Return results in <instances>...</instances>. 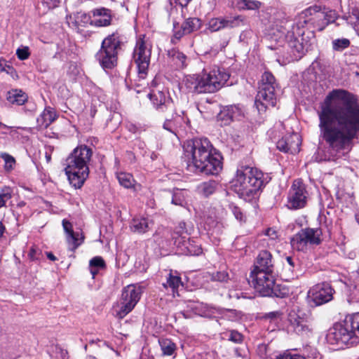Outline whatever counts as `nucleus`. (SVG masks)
Listing matches in <instances>:
<instances>
[{"instance_id": "obj_1", "label": "nucleus", "mask_w": 359, "mask_h": 359, "mask_svg": "<svg viewBox=\"0 0 359 359\" xmlns=\"http://www.w3.org/2000/svg\"><path fill=\"white\" fill-rule=\"evenodd\" d=\"M318 111L320 137L335 156L349 152L359 137V100L348 90L330 91Z\"/></svg>"}, {"instance_id": "obj_2", "label": "nucleus", "mask_w": 359, "mask_h": 359, "mask_svg": "<svg viewBox=\"0 0 359 359\" xmlns=\"http://www.w3.org/2000/svg\"><path fill=\"white\" fill-rule=\"evenodd\" d=\"M187 166L205 175H217L222 169V157L207 138H196L184 145Z\"/></svg>"}, {"instance_id": "obj_3", "label": "nucleus", "mask_w": 359, "mask_h": 359, "mask_svg": "<svg viewBox=\"0 0 359 359\" xmlns=\"http://www.w3.org/2000/svg\"><path fill=\"white\" fill-rule=\"evenodd\" d=\"M92 156V149L83 144L76 147L67 158L65 171L74 188H81L88 177Z\"/></svg>"}, {"instance_id": "obj_4", "label": "nucleus", "mask_w": 359, "mask_h": 359, "mask_svg": "<svg viewBox=\"0 0 359 359\" xmlns=\"http://www.w3.org/2000/svg\"><path fill=\"white\" fill-rule=\"evenodd\" d=\"M263 173L257 168L242 165L232 182L233 191L246 201H250L263 186Z\"/></svg>"}, {"instance_id": "obj_5", "label": "nucleus", "mask_w": 359, "mask_h": 359, "mask_svg": "<svg viewBox=\"0 0 359 359\" xmlns=\"http://www.w3.org/2000/svg\"><path fill=\"white\" fill-rule=\"evenodd\" d=\"M288 46L291 50L290 60H299L311 48L315 41L313 34L309 32L305 33L301 24H294L287 35Z\"/></svg>"}, {"instance_id": "obj_6", "label": "nucleus", "mask_w": 359, "mask_h": 359, "mask_svg": "<svg viewBox=\"0 0 359 359\" xmlns=\"http://www.w3.org/2000/svg\"><path fill=\"white\" fill-rule=\"evenodd\" d=\"M121 47V41L118 32H114L103 39L95 57L104 69H111L116 66Z\"/></svg>"}, {"instance_id": "obj_7", "label": "nucleus", "mask_w": 359, "mask_h": 359, "mask_svg": "<svg viewBox=\"0 0 359 359\" xmlns=\"http://www.w3.org/2000/svg\"><path fill=\"white\" fill-rule=\"evenodd\" d=\"M275 25L271 27V50H278V52L276 53L277 57L276 61L280 65H285L289 62L287 57L285 55V51L283 48L285 43V28L283 24L285 22V13L282 11H278L273 13Z\"/></svg>"}, {"instance_id": "obj_8", "label": "nucleus", "mask_w": 359, "mask_h": 359, "mask_svg": "<svg viewBox=\"0 0 359 359\" xmlns=\"http://www.w3.org/2000/svg\"><path fill=\"white\" fill-rule=\"evenodd\" d=\"M269 253L267 251L260 252L250 274L254 288L262 297L269 296Z\"/></svg>"}, {"instance_id": "obj_9", "label": "nucleus", "mask_w": 359, "mask_h": 359, "mask_svg": "<svg viewBox=\"0 0 359 359\" xmlns=\"http://www.w3.org/2000/svg\"><path fill=\"white\" fill-rule=\"evenodd\" d=\"M144 35L140 36L136 41L133 51V60L138 69L140 78L144 79L147 74L151 54V45Z\"/></svg>"}, {"instance_id": "obj_10", "label": "nucleus", "mask_w": 359, "mask_h": 359, "mask_svg": "<svg viewBox=\"0 0 359 359\" xmlns=\"http://www.w3.org/2000/svg\"><path fill=\"white\" fill-rule=\"evenodd\" d=\"M330 339L339 345L353 344L356 343L357 338L350 317L347 318L344 323H338L334 325L329 333Z\"/></svg>"}, {"instance_id": "obj_11", "label": "nucleus", "mask_w": 359, "mask_h": 359, "mask_svg": "<svg viewBox=\"0 0 359 359\" xmlns=\"http://www.w3.org/2000/svg\"><path fill=\"white\" fill-rule=\"evenodd\" d=\"M229 79V74L224 69L214 68L209 72L202 74L203 85L205 93L217 92L226 83Z\"/></svg>"}, {"instance_id": "obj_12", "label": "nucleus", "mask_w": 359, "mask_h": 359, "mask_svg": "<svg viewBox=\"0 0 359 359\" xmlns=\"http://www.w3.org/2000/svg\"><path fill=\"white\" fill-rule=\"evenodd\" d=\"M308 197L306 184L300 179L295 180L290 189L287 206L293 210L303 208L306 205Z\"/></svg>"}, {"instance_id": "obj_13", "label": "nucleus", "mask_w": 359, "mask_h": 359, "mask_svg": "<svg viewBox=\"0 0 359 359\" xmlns=\"http://www.w3.org/2000/svg\"><path fill=\"white\" fill-rule=\"evenodd\" d=\"M334 290L330 284L326 282L316 284L311 288L308 298L312 306H320L331 301L333 298Z\"/></svg>"}, {"instance_id": "obj_14", "label": "nucleus", "mask_w": 359, "mask_h": 359, "mask_svg": "<svg viewBox=\"0 0 359 359\" xmlns=\"http://www.w3.org/2000/svg\"><path fill=\"white\" fill-rule=\"evenodd\" d=\"M269 73L265 72L259 83L258 92L255 97V105L259 114L266 113L269 105Z\"/></svg>"}, {"instance_id": "obj_15", "label": "nucleus", "mask_w": 359, "mask_h": 359, "mask_svg": "<svg viewBox=\"0 0 359 359\" xmlns=\"http://www.w3.org/2000/svg\"><path fill=\"white\" fill-rule=\"evenodd\" d=\"M306 314L298 306H294L288 314V320L294 330L299 334L309 331V327L305 320Z\"/></svg>"}, {"instance_id": "obj_16", "label": "nucleus", "mask_w": 359, "mask_h": 359, "mask_svg": "<svg viewBox=\"0 0 359 359\" xmlns=\"http://www.w3.org/2000/svg\"><path fill=\"white\" fill-rule=\"evenodd\" d=\"M62 224L67 234V242L69 245V249L74 252L83 243L84 236L82 233L74 232L72 223L67 219H64Z\"/></svg>"}, {"instance_id": "obj_17", "label": "nucleus", "mask_w": 359, "mask_h": 359, "mask_svg": "<svg viewBox=\"0 0 359 359\" xmlns=\"http://www.w3.org/2000/svg\"><path fill=\"white\" fill-rule=\"evenodd\" d=\"M201 20L198 18H189L182 24L180 30H175L172 43L180 40L184 35L189 34L198 30L201 27Z\"/></svg>"}, {"instance_id": "obj_18", "label": "nucleus", "mask_w": 359, "mask_h": 359, "mask_svg": "<svg viewBox=\"0 0 359 359\" xmlns=\"http://www.w3.org/2000/svg\"><path fill=\"white\" fill-rule=\"evenodd\" d=\"M148 97L152 102L154 107L158 111L163 112L167 109L172 110L173 108L169 97L163 91L158 90L149 93Z\"/></svg>"}, {"instance_id": "obj_19", "label": "nucleus", "mask_w": 359, "mask_h": 359, "mask_svg": "<svg viewBox=\"0 0 359 359\" xmlns=\"http://www.w3.org/2000/svg\"><path fill=\"white\" fill-rule=\"evenodd\" d=\"M141 294L142 290L140 287L129 285L123 288L121 300L135 306L140 299Z\"/></svg>"}, {"instance_id": "obj_20", "label": "nucleus", "mask_w": 359, "mask_h": 359, "mask_svg": "<svg viewBox=\"0 0 359 359\" xmlns=\"http://www.w3.org/2000/svg\"><path fill=\"white\" fill-rule=\"evenodd\" d=\"M184 85L189 93H205L203 87L202 74H194L186 76Z\"/></svg>"}, {"instance_id": "obj_21", "label": "nucleus", "mask_w": 359, "mask_h": 359, "mask_svg": "<svg viewBox=\"0 0 359 359\" xmlns=\"http://www.w3.org/2000/svg\"><path fill=\"white\" fill-rule=\"evenodd\" d=\"M325 14V28L329 24H334L336 27H339L340 25H346L348 26L350 24L352 25V22L349 21V18H351V15L346 16H339L334 11H330L325 12L324 11Z\"/></svg>"}, {"instance_id": "obj_22", "label": "nucleus", "mask_w": 359, "mask_h": 359, "mask_svg": "<svg viewBox=\"0 0 359 359\" xmlns=\"http://www.w3.org/2000/svg\"><path fill=\"white\" fill-rule=\"evenodd\" d=\"M325 14L324 10L321 6H319L317 12L314 15V18H308L304 21H297L295 24H301V27L304 29V25H311L313 27H316L319 31H323L325 29Z\"/></svg>"}, {"instance_id": "obj_23", "label": "nucleus", "mask_w": 359, "mask_h": 359, "mask_svg": "<svg viewBox=\"0 0 359 359\" xmlns=\"http://www.w3.org/2000/svg\"><path fill=\"white\" fill-rule=\"evenodd\" d=\"M222 118L226 121L240 120L244 116L242 107L239 105H230L226 107L221 113Z\"/></svg>"}, {"instance_id": "obj_24", "label": "nucleus", "mask_w": 359, "mask_h": 359, "mask_svg": "<svg viewBox=\"0 0 359 359\" xmlns=\"http://www.w3.org/2000/svg\"><path fill=\"white\" fill-rule=\"evenodd\" d=\"M302 231L308 244L318 245L321 243L323 232L320 228H305Z\"/></svg>"}, {"instance_id": "obj_25", "label": "nucleus", "mask_w": 359, "mask_h": 359, "mask_svg": "<svg viewBox=\"0 0 359 359\" xmlns=\"http://www.w3.org/2000/svg\"><path fill=\"white\" fill-rule=\"evenodd\" d=\"M27 98V94L20 89H11L6 93V100L12 104L22 105Z\"/></svg>"}, {"instance_id": "obj_26", "label": "nucleus", "mask_w": 359, "mask_h": 359, "mask_svg": "<svg viewBox=\"0 0 359 359\" xmlns=\"http://www.w3.org/2000/svg\"><path fill=\"white\" fill-rule=\"evenodd\" d=\"M94 16H97L91 24L95 25L97 27L108 26L111 24V15L109 11L105 8L97 9L94 12Z\"/></svg>"}, {"instance_id": "obj_27", "label": "nucleus", "mask_w": 359, "mask_h": 359, "mask_svg": "<svg viewBox=\"0 0 359 359\" xmlns=\"http://www.w3.org/2000/svg\"><path fill=\"white\" fill-rule=\"evenodd\" d=\"M55 111L50 107H46L37 118V124L41 128H46L55 120Z\"/></svg>"}, {"instance_id": "obj_28", "label": "nucleus", "mask_w": 359, "mask_h": 359, "mask_svg": "<svg viewBox=\"0 0 359 359\" xmlns=\"http://www.w3.org/2000/svg\"><path fill=\"white\" fill-rule=\"evenodd\" d=\"M185 122L184 117L179 114H172L171 118H166L164 123L163 128L176 134L179 128H181Z\"/></svg>"}, {"instance_id": "obj_29", "label": "nucleus", "mask_w": 359, "mask_h": 359, "mask_svg": "<svg viewBox=\"0 0 359 359\" xmlns=\"http://www.w3.org/2000/svg\"><path fill=\"white\" fill-rule=\"evenodd\" d=\"M130 230L136 233H144L150 229V223L147 218L135 217L130 224Z\"/></svg>"}, {"instance_id": "obj_30", "label": "nucleus", "mask_w": 359, "mask_h": 359, "mask_svg": "<svg viewBox=\"0 0 359 359\" xmlns=\"http://www.w3.org/2000/svg\"><path fill=\"white\" fill-rule=\"evenodd\" d=\"M168 55L175 65L176 68H184L187 65V57L185 54L176 48L168 51Z\"/></svg>"}, {"instance_id": "obj_31", "label": "nucleus", "mask_w": 359, "mask_h": 359, "mask_svg": "<svg viewBox=\"0 0 359 359\" xmlns=\"http://www.w3.org/2000/svg\"><path fill=\"white\" fill-rule=\"evenodd\" d=\"M158 344L163 356H172L176 354L177 346L171 339L160 338Z\"/></svg>"}, {"instance_id": "obj_32", "label": "nucleus", "mask_w": 359, "mask_h": 359, "mask_svg": "<svg viewBox=\"0 0 359 359\" xmlns=\"http://www.w3.org/2000/svg\"><path fill=\"white\" fill-rule=\"evenodd\" d=\"M225 28H236L246 25V18L243 15L228 16L224 18Z\"/></svg>"}, {"instance_id": "obj_33", "label": "nucleus", "mask_w": 359, "mask_h": 359, "mask_svg": "<svg viewBox=\"0 0 359 359\" xmlns=\"http://www.w3.org/2000/svg\"><path fill=\"white\" fill-rule=\"evenodd\" d=\"M130 303H126L121 300L120 304L114 306V316L120 319L123 318L128 315L135 307Z\"/></svg>"}, {"instance_id": "obj_34", "label": "nucleus", "mask_w": 359, "mask_h": 359, "mask_svg": "<svg viewBox=\"0 0 359 359\" xmlns=\"http://www.w3.org/2000/svg\"><path fill=\"white\" fill-rule=\"evenodd\" d=\"M165 288H170L172 295L175 296L177 293V289L180 285H182L181 278L177 275H173L171 272L167 278L166 283H163Z\"/></svg>"}, {"instance_id": "obj_35", "label": "nucleus", "mask_w": 359, "mask_h": 359, "mask_svg": "<svg viewBox=\"0 0 359 359\" xmlns=\"http://www.w3.org/2000/svg\"><path fill=\"white\" fill-rule=\"evenodd\" d=\"M307 242L304 238V234L300 230L291 239V245L293 249L298 251H304L307 249Z\"/></svg>"}, {"instance_id": "obj_36", "label": "nucleus", "mask_w": 359, "mask_h": 359, "mask_svg": "<svg viewBox=\"0 0 359 359\" xmlns=\"http://www.w3.org/2000/svg\"><path fill=\"white\" fill-rule=\"evenodd\" d=\"M218 183L215 180H209L201 183L198 187V190L200 194L205 196H209L212 194L217 189Z\"/></svg>"}, {"instance_id": "obj_37", "label": "nucleus", "mask_w": 359, "mask_h": 359, "mask_svg": "<svg viewBox=\"0 0 359 359\" xmlns=\"http://www.w3.org/2000/svg\"><path fill=\"white\" fill-rule=\"evenodd\" d=\"M166 194L171 197V203L175 205L183 206L185 203V191L176 189L173 191H166Z\"/></svg>"}, {"instance_id": "obj_38", "label": "nucleus", "mask_w": 359, "mask_h": 359, "mask_svg": "<svg viewBox=\"0 0 359 359\" xmlns=\"http://www.w3.org/2000/svg\"><path fill=\"white\" fill-rule=\"evenodd\" d=\"M117 179L119 184L126 188L130 189L134 187L135 180L133 176L128 172H119L117 174Z\"/></svg>"}, {"instance_id": "obj_39", "label": "nucleus", "mask_w": 359, "mask_h": 359, "mask_svg": "<svg viewBox=\"0 0 359 359\" xmlns=\"http://www.w3.org/2000/svg\"><path fill=\"white\" fill-rule=\"evenodd\" d=\"M288 294L289 290L287 287L273 282L272 285H271V297H276L283 299L286 297Z\"/></svg>"}, {"instance_id": "obj_40", "label": "nucleus", "mask_w": 359, "mask_h": 359, "mask_svg": "<svg viewBox=\"0 0 359 359\" xmlns=\"http://www.w3.org/2000/svg\"><path fill=\"white\" fill-rule=\"evenodd\" d=\"M286 137V139L288 142V149L289 152L291 154L296 153L299 151V145H300V139L299 136L297 133H292L291 135H288Z\"/></svg>"}, {"instance_id": "obj_41", "label": "nucleus", "mask_w": 359, "mask_h": 359, "mask_svg": "<svg viewBox=\"0 0 359 359\" xmlns=\"http://www.w3.org/2000/svg\"><path fill=\"white\" fill-rule=\"evenodd\" d=\"M105 266L104 261L101 257H95L90 260L89 267L93 278H95L100 269Z\"/></svg>"}, {"instance_id": "obj_42", "label": "nucleus", "mask_w": 359, "mask_h": 359, "mask_svg": "<svg viewBox=\"0 0 359 359\" xmlns=\"http://www.w3.org/2000/svg\"><path fill=\"white\" fill-rule=\"evenodd\" d=\"M182 245L187 250L186 253L189 255H198L202 252V249L194 244V241H190L189 238L182 240Z\"/></svg>"}, {"instance_id": "obj_43", "label": "nucleus", "mask_w": 359, "mask_h": 359, "mask_svg": "<svg viewBox=\"0 0 359 359\" xmlns=\"http://www.w3.org/2000/svg\"><path fill=\"white\" fill-rule=\"evenodd\" d=\"M351 41L346 38L337 39L332 41V49L334 51L341 52L350 46Z\"/></svg>"}, {"instance_id": "obj_44", "label": "nucleus", "mask_w": 359, "mask_h": 359, "mask_svg": "<svg viewBox=\"0 0 359 359\" xmlns=\"http://www.w3.org/2000/svg\"><path fill=\"white\" fill-rule=\"evenodd\" d=\"M13 196V189L11 187L5 186L0 190V208L6 206L7 201H8Z\"/></svg>"}, {"instance_id": "obj_45", "label": "nucleus", "mask_w": 359, "mask_h": 359, "mask_svg": "<svg viewBox=\"0 0 359 359\" xmlns=\"http://www.w3.org/2000/svg\"><path fill=\"white\" fill-rule=\"evenodd\" d=\"M208 29L211 32H217L225 29L224 18H212L208 22Z\"/></svg>"}, {"instance_id": "obj_46", "label": "nucleus", "mask_w": 359, "mask_h": 359, "mask_svg": "<svg viewBox=\"0 0 359 359\" xmlns=\"http://www.w3.org/2000/svg\"><path fill=\"white\" fill-rule=\"evenodd\" d=\"M283 313L280 311L271 312V325L274 323L278 330L283 329Z\"/></svg>"}, {"instance_id": "obj_47", "label": "nucleus", "mask_w": 359, "mask_h": 359, "mask_svg": "<svg viewBox=\"0 0 359 359\" xmlns=\"http://www.w3.org/2000/svg\"><path fill=\"white\" fill-rule=\"evenodd\" d=\"M319 6H320L314 5L303 11L299 15L298 21H304L308 20V18H314V15L317 12Z\"/></svg>"}, {"instance_id": "obj_48", "label": "nucleus", "mask_w": 359, "mask_h": 359, "mask_svg": "<svg viewBox=\"0 0 359 359\" xmlns=\"http://www.w3.org/2000/svg\"><path fill=\"white\" fill-rule=\"evenodd\" d=\"M319 6H320L314 5L303 11L299 15L298 21H304L308 20V18H314V15L317 12Z\"/></svg>"}, {"instance_id": "obj_49", "label": "nucleus", "mask_w": 359, "mask_h": 359, "mask_svg": "<svg viewBox=\"0 0 359 359\" xmlns=\"http://www.w3.org/2000/svg\"><path fill=\"white\" fill-rule=\"evenodd\" d=\"M239 8L253 10L260 7L261 3L254 0H241L238 3Z\"/></svg>"}, {"instance_id": "obj_50", "label": "nucleus", "mask_w": 359, "mask_h": 359, "mask_svg": "<svg viewBox=\"0 0 359 359\" xmlns=\"http://www.w3.org/2000/svg\"><path fill=\"white\" fill-rule=\"evenodd\" d=\"M0 157L4 161V168L7 171H10L13 169L15 164V158L7 153H1Z\"/></svg>"}, {"instance_id": "obj_51", "label": "nucleus", "mask_w": 359, "mask_h": 359, "mask_svg": "<svg viewBox=\"0 0 359 359\" xmlns=\"http://www.w3.org/2000/svg\"><path fill=\"white\" fill-rule=\"evenodd\" d=\"M229 208L233 214L236 219L240 222L245 221V216L241 209L233 203L229 204Z\"/></svg>"}, {"instance_id": "obj_52", "label": "nucleus", "mask_w": 359, "mask_h": 359, "mask_svg": "<svg viewBox=\"0 0 359 359\" xmlns=\"http://www.w3.org/2000/svg\"><path fill=\"white\" fill-rule=\"evenodd\" d=\"M352 323V329L355 331V337L359 339V313H356L350 316Z\"/></svg>"}, {"instance_id": "obj_53", "label": "nucleus", "mask_w": 359, "mask_h": 359, "mask_svg": "<svg viewBox=\"0 0 359 359\" xmlns=\"http://www.w3.org/2000/svg\"><path fill=\"white\" fill-rule=\"evenodd\" d=\"M16 55L20 60H27L30 55L29 49L27 46L19 48L16 50Z\"/></svg>"}, {"instance_id": "obj_54", "label": "nucleus", "mask_w": 359, "mask_h": 359, "mask_svg": "<svg viewBox=\"0 0 359 359\" xmlns=\"http://www.w3.org/2000/svg\"><path fill=\"white\" fill-rule=\"evenodd\" d=\"M174 233L177 235L179 238H181L182 240L187 239V236L184 235L187 234L185 223L180 222L178 226L176 227Z\"/></svg>"}, {"instance_id": "obj_55", "label": "nucleus", "mask_w": 359, "mask_h": 359, "mask_svg": "<svg viewBox=\"0 0 359 359\" xmlns=\"http://www.w3.org/2000/svg\"><path fill=\"white\" fill-rule=\"evenodd\" d=\"M287 144H288V142L286 139V137H284L277 142L276 147L280 151H283L285 153H288L289 149H288Z\"/></svg>"}, {"instance_id": "obj_56", "label": "nucleus", "mask_w": 359, "mask_h": 359, "mask_svg": "<svg viewBox=\"0 0 359 359\" xmlns=\"http://www.w3.org/2000/svg\"><path fill=\"white\" fill-rule=\"evenodd\" d=\"M229 279V275L225 271H219L216 273H213L212 275V280L219 281V282H225Z\"/></svg>"}, {"instance_id": "obj_57", "label": "nucleus", "mask_w": 359, "mask_h": 359, "mask_svg": "<svg viewBox=\"0 0 359 359\" xmlns=\"http://www.w3.org/2000/svg\"><path fill=\"white\" fill-rule=\"evenodd\" d=\"M229 339L235 343H241L243 341V336L238 332L231 330L229 334Z\"/></svg>"}, {"instance_id": "obj_58", "label": "nucleus", "mask_w": 359, "mask_h": 359, "mask_svg": "<svg viewBox=\"0 0 359 359\" xmlns=\"http://www.w3.org/2000/svg\"><path fill=\"white\" fill-rule=\"evenodd\" d=\"M271 88L273 89V91L271 90V105L274 106L273 102V97L272 95L277 94V92L276 90V88H278V85L275 82V78L274 76L271 74Z\"/></svg>"}, {"instance_id": "obj_59", "label": "nucleus", "mask_w": 359, "mask_h": 359, "mask_svg": "<svg viewBox=\"0 0 359 359\" xmlns=\"http://www.w3.org/2000/svg\"><path fill=\"white\" fill-rule=\"evenodd\" d=\"M60 0H42L43 5H46L48 9H53L58 6Z\"/></svg>"}, {"instance_id": "obj_60", "label": "nucleus", "mask_w": 359, "mask_h": 359, "mask_svg": "<svg viewBox=\"0 0 359 359\" xmlns=\"http://www.w3.org/2000/svg\"><path fill=\"white\" fill-rule=\"evenodd\" d=\"M40 254L41 252L39 250L36 249L34 247H32L29 250L28 256L32 260H37L39 259Z\"/></svg>"}, {"instance_id": "obj_61", "label": "nucleus", "mask_w": 359, "mask_h": 359, "mask_svg": "<svg viewBox=\"0 0 359 359\" xmlns=\"http://www.w3.org/2000/svg\"><path fill=\"white\" fill-rule=\"evenodd\" d=\"M277 359H300L297 355H292L290 353H283L277 356Z\"/></svg>"}, {"instance_id": "obj_62", "label": "nucleus", "mask_w": 359, "mask_h": 359, "mask_svg": "<svg viewBox=\"0 0 359 359\" xmlns=\"http://www.w3.org/2000/svg\"><path fill=\"white\" fill-rule=\"evenodd\" d=\"M3 72H5L8 74H11L12 76H13L14 74H16V72L14 69V68L9 65H7L6 68H4Z\"/></svg>"}, {"instance_id": "obj_63", "label": "nucleus", "mask_w": 359, "mask_h": 359, "mask_svg": "<svg viewBox=\"0 0 359 359\" xmlns=\"http://www.w3.org/2000/svg\"><path fill=\"white\" fill-rule=\"evenodd\" d=\"M280 236V232L278 230L271 231V240L278 239Z\"/></svg>"}, {"instance_id": "obj_64", "label": "nucleus", "mask_w": 359, "mask_h": 359, "mask_svg": "<svg viewBox=\"0 0 359 359\" xmlns=\"http://www.w3.org/2000/svg\"><path fill=\"white\" fill-rule=\"evenodd\" d=\"M351 17H354L356 22L359 23V11L358 10H353L351 12Z\"/></svg>"}]
</instances>
